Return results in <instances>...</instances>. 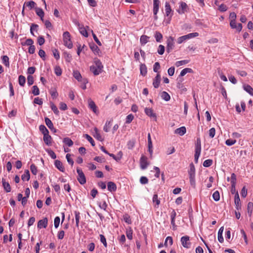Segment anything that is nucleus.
Returning <instances> with one entry per match:
<instances>
[{
  "label": "nucleus",
  "mask_w": 253,
  "mask_h": 253,
  "mask_svg": "<svg viewBox=\"0 0 253 253\" xmlns=\"http://www.w3.org/2000/svg\"><path fill=\"white\" fill-rule=\"evenodd\" d=\"M140 73L142 76H145L147 73V69L145 64H141L140 66Z\"/></svg>",
  "instance_id": "nucleus-36"
},
{
  "label": "nucleus",
  "mask_w": 253,
  "mask_h": 253,
  "mask_svg": "<svg viewBox=\"0 0 253 253\" xmlns=\"http://www.w3.org/2000/svg\"><path fill=\"white\" fill-rule=\"evenodd\" d=\"M148 151L150 153V157L152 158L153 155V144L150 133H148Z\"/></svg>",
  "instance_id": "nucleus-13"
},
{
  "label": "nucleus",
  "mask_w": 253,
  "mask_h": 253,
  "mask_svg": "<svg viewBox=\"0 0 253 253\" xmlns=\"http://www.w3.org/2000/svg\"><path fill=\"white\" fill-rule=\"evenodd\" d=\"M192 70L190 68H185L183 69L181 73H180V76H184L187 73H191L192 72Z\"/></svg>",
  "instance_id": "nucleus-46"
},
{
  "label": "nucleus",
  "mask_w": 253,
  "mask_h": 253,
  "mask_svg": "<svg viewBox=\"0 0 253 253\" xmlns=\"http://www.w3.org/2000/svg\"><path fill=\"white\" fill-rule=\"evenodd\" d=\"M94 137L98 140L102 141L103 138L96 128H94Z\"/></svg>",
  "instance_id": "nucleus-32"
},
{
  "label": "nucleus",
  "mask_w": 253,
  "mask_h": 253,
  "mask_svg": "<svg viewBox=\"0 0 253 253\" xmlns=\"http://www.w3.org/2000/svg\"><path fill=\"white\" fill-rule=\"evenodd\" d=\"M187 40H188L187 37L186 35H184L178 38L177 42L178 44H180Z\"/></svg>",
  "instance_id": "nucleus-50"
},
{
  "label": "nucleus",
  "mask_w": 253,
  "mask_h": 253,
  "mask_svg": "<svg viewBox=\"0 0 253 253\" xmlns=\"http://www.w3.org/2000/svg\"><path fill=\"white\" fill-rule=\"evenodd\" d=\"M149 165L147 161V158L144 155H142L140 159V166L142 169H146Z\"/></svg>",
  "instance_id": "nucleus-6"
},
{
  "label": "nucleus",
  "mask_w": 253,
  "mask_h": 253,
  "mask_svg": "<svg viewBox=\"0 0 253 253\" xmlns=\"http://www.w3.org/2000/svg\"><path fill=\"white\" fill-rule=\"evenodd\" d=\"M26 79L24 76L20 75L18 78V82L20 85L24 86L25 84Z\"/></svg>",
  "instance_id": "nucleus-35"
},
{
  "label": "nucleus",
  "mask_w": 253,
  "mask_h": 253,
  "mask_svg": "<svg viewBox=\"0 0 253 253\" xmlns=\"http://www.w3.org/2000/svg\"><path fill=\"white\" fill-rule=\"evenodd\" d=\"M188 173L189 176L191 175H195V167L192 163L190 165V169Z\"/></svg>",
  "instance_id": "nucleus-42"
},
{
  "label": "nucleus",
  "mask_w": 253,
  "mask_h": 253,
  "mask_svg": "<svg viewBox=\"0 0 253 253\" xmlns=\"http://www.w3.org/2000/svg\"><path fill=\"white\" fill-rule=\"evenodd\" d=\"M82 84H81V88L83 89H85L86 88V84L88 83V80L85 79H82L81 81H80Z\"/></svg>",
  "instance_id": "nucleus-39"
},
{
  "label": "nucleus",
  "mask_w": 253,
  "mask_h": 253,
  "mask_svg": "<svg viewBox=\"0 0 253 253\" xmlns=\"http://www.w3.org/2000/svg\"><path fill=\"white\" fill-rule=\"evenodd\" d=\"M236 140L235 139H228L226 140L225 144L228 146H232L235 144Z\"/></svg>",
  "instance_id": "nucleus-51"
},
{
  "label": "nucleus",
  "mask_w": 253,
  "mask_h": 253,
  "mask_svg": "<svg viewBox=\"0 0 253 253\" xmlns=\"http://www.w3.org/2000/svg\"><path fill=\"white\" fill-rule=\"evenodd\" d=\"M161 98L166 101H168L170 100V95L166 91H163L161 94Z\"/></svg>",
  "instance_id": "nucleus-27"
},
{
  "label": "nucleus",
  "mask_w": 253,
  "mask_h": 253,
  "mask_svg": "<svg viewBox=\"0 0 253 253\" xmlns=\"http://www.w3.org/2000/svg\"><path fill=\"white\" fill-rule=\"evenodd\" d=\"M154 37L155 38L156 41L157 42H161L163 38L162 34L158 31H156L155 32Z\"/></svg>",
  "instance_id": "nucleus-33"
},
{
  "label": "nucleus",
  "mask_w": 253,
  "mask_h": 253,
  "mask_svg": "<svg viewBox=\"0 0 253 253\" xmlns=\"http://www.w3.org/2000/svg\"><path fill=\"white\" fill-rule=\"evenodd\" d=\"M186 132V129L185 126H181L176 129L174 131L175 134H179L180 136L183 135Z\"/></svg>",
  "instance_id": "nucleus-14"
},
{
  "label": "nucleus",
  "mask_w": 253,
  "mask_h": 253,
  "mask_svg": "<svg viewBox=\"0 0 253 253\" xmlns=\"http://www.w3.org/2000/svg\"><path fill=\"white\" fill-rule=\"evenodd\" d=\"M73 76L79 82L83 79L80 73L78 71H74Z\"/></svg>",
  "instance_id": "nucleus-34"
},
{
  "label": "nucleus",
  "mask_w": 253,
  "mask_h": 253,
  "mask_svg": "<svg viewBox=\"0 0 253 253\" xmlns=\"http://www.w3.org/2000/svg\"><path fill=\"white\" fill-rule=\"evenodd\" d=\"M167 50L168 52H169L174 46V39L172 37H169L167 41Z\"/></svg>",
  "instance_id": "nucleus-5"
},
{
  "label": "nucleus",
  "mask_w": 253,
  "mask_h": 253,
  "mask_svg": "<svg viewBox=\"0 0 253 253\" xmlns=\"http://www.w3.org/2000/svg\"><path fill=\"white\" fill-rule=\"evenodd\" d=\"M248 214L249 216H251L253 211V203L250 202L247 206Z\"/></svg>",
  "instance_id": "nucleus-24"
},
{
  "label": "nucleus",
  "mask_w": 253,
  "mask_h": 253,
  "mask_svg": "<svg viewBox=\"0 0 253 253\" xmlns=\"http://www.w3.org/2000/svg\"><path fill=\"white\" fill-rule=\"evenodd\" d=\"M153 202L156 204V206H158L160 203V200L158 199L157 194H154L153 197Z\"/></svg>",
  "instance_id": "nucleus-45"
},
{
  "label": "nucleus",
  "mask_w": 253,
  "mask_h": 253,
  "mask_svg": "<svg viewBox=\"0 0 253 253\" xmlns=\"http://www.w3.org/2000/svg\"><path fill=\"white\" fill-rule=\"evenodd\" d=\"M165 49V46L161 44L158 47L157 52L159 54L162 55L164 53Z\"/></svg>",
  "instance_id": "nucleus-52"
},
{
  "label": "nucleus",
  "mask_w": 253,
  "mask_h": 253,
  "mask_svg": "<svg viewBox=\"0 0 253 253\" xmlns=\"http://www.w3.org/2000/svg\"><path fill=\"white\" fill-rule=\"evenodd\" d=\"M107 188L108 190L110 192H114L117 189V187L115 183L111 181L108 183Z\"/></svg>",
  "instance_id": "nucleus-18"
},
{
  "label": "nucleus",
  "mask_w": 253,
  "mask_h": 253,
  "mask_svg": "<svg viewBox=\"0 0 253 253\" xmlns=\"http://www.w3.org/2000/svg\"><path fill=\"white\" fill-rule=\"evenodd\" d=\"M145 113L147 116L153 118L155 121L157 120L156 114L153 112V111L151 108H146L145 109Z\"/></svg>",
  "instance_id": "nucleus-12"
},
{
  "label": "nucleus",
  "mask_w": 253,
  "mask_h": 253,
  "mask_svg": "<svg viewBox=\"0 0 253 253\" xmlns=\"http://www.w3.org/2000/svg\"><path fill=\"white\" fill-rule=\"evenodd\" d=\"M234 203L235 204V208L237 211L241 210L242 205L240 201L239 193H236V195H235Z\"/></svg>",
  "instance_id": "nucleus-11"
},
{
  "label": "nucleus",
  "mask_w": 253,
  "mask_h": 253,
  "mask_svg": "<svg viewBox=\"0 0 253 253\" xmlns=\"http://www.w3.org/2000/svg\"><path fill=\"white\" fill-rule=\"evenodd\" d=\"M161 81V77L159 74H157L153 81V85L155 88H158Z\"/></svg>",
  "instance_id": "nucleus-15"
},
{
  "label": "nucleus",
  "mask_w": 253,
  "mask_h": 253,
  "mask_svg": "<svg viewBox=\"0 0 253 253\" xmlns=\"http://www.w3.org/2000/svg\"><path fill=\"white\" fill-rule=\"evenodd\" d=\"M40 130L42 132V133L44 134H47L49 133L48 129L44 125H40L39 126Z\"/></svg>",
  "instance_id": "nucleus-37"
},
{
  "label": "nucleus",
  "mask_w": 253,
  "mask_h": 253,
  "mask_svg": "<svg viewBox=\"0 0 253 253\" xmlns=\"http://www.w3.org/2000/svg\"><path fill=\"white\" fill-rule=\"evenodd\" d=\"M88 105L89 109L92 110V111L96 114H98L99 113L98 110H97V107L95 105L94 102L91 99L89 98L87 100Z\"/></svg>",
  "instance_id": "nucleus-7"
},
{
  "label": "nucleus",
  "mask_w": 253,
  "mask_h": 253,
  "mask_svg": "<svg viewBox=\"0 0 253 253\" xmlns=\"http://www.w3.org/2000/svg\"><path fill=\"white\" fill-rule=\"evenodd\" d=\"M230 26L232 29H236L239 32L241 31L243 27L241 23H239L237 25L236 20L230 21Z\"/></svg>",
  "instance_id": "nucleus-9"
},
{
  "label": "nucleus",
  "mask_w": 253,
  "mask_h": 253,
  "mask_svg": "<svg viewBox=\"0 0 253 253\" xmlns=\"http://www.w3.org/2000/svg\"><path fill=\"white\" fill-rule=\"evenodd\" d=\"M25 5H26L27 7H28L30 8V9H31L35 7V6L36 5V3L34 1H32V0H31V1H28V2H25L24 3V6L23 7L22 13H23V12H24Z\"/></svg>",
  "instance_id": "nucleus-23"
},
{
  "label": "nucleus",
  "mask_w": 253,
  "mask_h": 253,
  "mask_svg": "<svg viewBox=\"0 0 253 253\" xmlns=\"http://www.w3.org/2000/svg\"><path fill=\"white\" fill-rule=\"evenodd\" d=\"M111 126V121H107L106 124L103 127V130L105 132H108L110 129Z\"/></svg>",
  "instance_id": "nucleus-38"
},
{
  "label": "nucleus",
  "mask_w": 253,
  "mask_h": 253,
  "mask_svg": "<svg viewBox=\"0 0 253 253\" xmlns=\"http://www.w3.org/2000/svg\"><path fill=\"white\" fill-rule=\"evenodd\" d=\"M84 136L91 143L92 146H94L95 145L94 141L90 135H89L87 134H85L84 135Z\"/></svg>",
  "instance_id": "nucleus-40"
},
{
  "label": "nucleus",
  "mask_w": 253,
  "mask_h": 253,
  "mask_svg": "<svg viewBox=\"0 0 253 253\" xmlns=\"http://www.w3.org/2000/svg\"><path fill=\"white\" fill-rule=\"evenodd\" d=\"M54 164L56 168L58 169L60 171L62 172L64 171L65 169L63 166L62 163L60 161L57 160H55Z\"/></svg>",
  "instance_id": "nucleus-16"
},
{
  "label": "nucleus",
  "mask_w": 253,
  "mask_h": 253,
  "mask_svg": "<svg viewBox=\"0 0 253 253\" xmlns=\"http://www.w3.org/2000/svg\"><path fill=\"white\" fill-rule=\"evenodd\" d=\"M43 139L45 143L47 145H50L51 144V137L47 133V134L43 135Z\"/></svg>",
  "instance_id": "nucleus-17"
},
{
  "label": "nucleus",
  "mask_w": 253,
  "mask_h": 253,
  "mask_svg": "<svg viewBox=\"0 0 253 253\" xmlns=\"http://www.w3.org/2000/svg\"><path fill=\"white\" fill-rule=\"evenodd\" d=\"M135 145V141L134 140H130L128 142L127 146L129 149H132Z\"/></svg>",
  "instance_id": "nucleus-55"
},
{
  "label": "nucleus",
  "mask_w": 253,
  "mask_h": 253,
  "mask_svg": "<svg viewBox=\"0 0 253 253\" xmlns=\"http://www.w3.org/2000/svg\"><path fill=\"white\" fill-rule=\"evenodd\" d=\"M181 242L182 246L184 248H189L190 247L191 244L189 241V237L187 236H183L181 238Z\"/></svg>",
  "instance_id": "nucleus-8"
},
{
  "label": "nucleus",
  "mask_w": 253,
  "mask_h": 253,
  "mask_svg": "<svg viewBox=\"0 0 253 253\" xmlns=\"http://www.w3.org/2000/svg\"><path fill=\"white\" fill-rule=\"evenodd\" d=\"M149 38H150L149 37L146 35L141 36L140 39V42L141 45H144V44L148 42Z\"/></svg>",
  "instance_id": "nucleus-29"
},
{
  "label": "nucleus",
  "mask_w": 253,
  "mask_h": 253,
  "mask_svg": "<svg viewBox=\"0 0 253 253\" xmlns=\"http://www.w3.org/2000/svg\"><path fill=\"white\" fill-rule=\"evenodd\" d=\"M169 242L170 245H171L173 243L172 238L171 237H167L165 241V245L167 246V244Z\"/></svg>",
  "instance_id": "nucleus-58"
},
{
  "label": "nucleus",
  "mask_w": 253,
  "mask_h": 253,
  "mask_svg": "<svg viewBox=\"0 0 253 253\" xmlns=\"http://www.w3.org/2000/svg\"><path fill=\"white\" fill-rule=\"evenodd\" d=\"M36 14L40 17L41 20L43 21V17L44 16V12L42 8H36Z\"/></svg>",
  "instance_id": "nucleus-28"
},
{
  "label": "nucleus",
  "mask_w": 253,
  "mask_h": 253,
  "mask_svg": "<svg viewBox=\"0 0 253 253\" xmlns=\"http://www.w3.org/2000/svg\"><path fill=\"white\" fill-rule=\"evenodd\" d=\"M27 83L29 85H31L34 83V78L33 76L29 75L27 77Z\"/></svg>",
  "instance_id": "nucleus-62"
},
{
  "label": "nucleus",
  "mask_w": 253,
  "mask_h": 253,
  "mask_svg": "<svg viewBox=\"0 0 253 253\" xmlns=\"http://www.w3.org/2000/svg\"><path fill=\"white\" fill-rule=\"evenodd\" d=\"M30 169H31L32 173L33 174L36 175L37 174V172H38L37 168L34 164H32L31 165Z\"/></svg>",
  "instance_id": "nucleus-48"
},
{
  "label": "nucleus",
  "mask_w": 253,
  "mask_h": 253,
  "mask_svg": "<svg viewBox=\"0 0 253 253\" xmlns=\"http://www.w3.org/2000/svg\"><path fill=\"white\" fill-rule=\"evenodd\" d=\"M50 107L51 110L54 113V114H55L56 115L59 114V111L58 110L57 107L53 103H50Z\"/></svg>",
  "instance_id": "nucleus-44"
},
{
  "label": "nucleus",
  "mask_w": 253,
  "mask_h": 253,
  "mask_svg": "<svg viewBox=\"0 0 253 253\" xmlns=\"http://www.w3.org/2000/svg\"><path fill=\"white\" fill-rule=\"evenodd\" d=\"M48 224V220L46 217L43 218L42 219L40 220L38 222L37 227L39 229H41L42 228H45Z\"/></svg>",
  "instance_id": "nucleus-10"
},
{
  "label": "nucleus",
  "mask_w": 253,
  "mask_h": 253,
  "mask_svg": "<svg viewBox=\"0 0 253 253\" xmlns=\"http://www.w3.org/2000/svg\"><path fill=\"white\" fill-rule=\"evenodd\" d=\"M248 194V190L246 186H244L241 190V194L243 198H245Z\"/></svg>",
  "instance_id": "nucleus-53"
},
{
  "label": "nucleus",
  "mask_w": 253,
  "mask_h": 253,
  "mask_svg": "<svg viewBox=\"0 0 253 253\" xmlns=\"http://www.w3.org/2000/svg\"><path fill=\"white\" fill-rule=\"evenodd\" d=\"M244 90L249 93L250 95L253 96V88L249 85H244Z\"/></svg>",
  "instance_id": "nucleus-30"
},
{
  "label": "nucleus",
  "mask_w": 253,
  "mask_h": 253,
  "mask_svg": "<svg viewBox=\"0 0 253 253\" xmlns=\"http://www.w3.org/2000/svg\"><path fill=\"white\" fill-rule=\"evenodd\" d=\"M166 15L169 17L171 12L170 5L168 2H166L165 4Z\"/></svg>",
  "instance_id": "nucleus-20"
},
{
  "label": "nucleus",
  "mask_w": 253,
  "mask_h": 253,
  "mask_svg": "<svg viewBox=\"0 0 253 253\" xmlns=\"http://www.w3.org/2000/svg\"><path fill=\"white\" fill-rule=\"evenodd\" d=\"M32 93L34 95H38L40 93V90L38 87L37 85H34L33 86Z\"/></svg>",
  "instance_id": "nucleus-47"
},
{
  "label": "nucleus",
  "mask_w": 253,
  "mask_h": 253,
  "mask_svg": "<svg viewBox=\"0 0 253 253\" xmlns=\"http://www.w3.org/2000/svg\"><path fill=\"white\" fill-rule=\"evenodd\" d=\"M224 230V227L222 226L220 228L218 232V240L220 243H222L224 241L222 236V233Z\"/></svg>",
  "instance_id": "nucleus-21"
},
{
  "label": "nucleus",
  "mask_w": 253,
  "mask_h": 253,
  "mask_svg": "<svg viewBox=\"0 0 253 253\" xmlns=\"http://www.w3.org/2000/svg\"><path fill=\"white\" fill-rule=\"evenodd\" d=\"M2 186L6 192H9L11 191V187L8 182L5 181V179H2Z\"/></svg>",
  "instance_id": "nucleus-19"
},
{
  "label": "nucleus",
  "mask_w": 253,
  "mask_h": 253,
  "mask_svg": "<svg viewBox=\"0 0 253 253\" xmlns=\"http://www.w3.org/2000/svg\"><path fill=\"white\" fill-rule=\"evenodd\" d=\"M52 53H53V55L55 59H58L59 58V57H60L59 53L57 49H53Z\"/></svg>",
  "instance_id": "nucleus-63"
},
{
  "label": "nucleus",
  "mask_w": 253,
  "mask_h": 253,
  "mask_svg": "<svg viewBox=\"0 0 253 253\" xmlns=\"http://www.w3.org/2000/svg\"><path fill=\"white\" fill-rule=\"evenodd\" d=\"M45 123L46 126L51 130H52L54 128L52 122L49 118H45Z\"/></svg>",
  "instance_id": "nucleus-31"
},
{
  "label": "nucleus",
  "mask_w": 253,
  "mask_h": 253,
  "mask_svg": "<svg viewBox=\"0 0 253 253\" xmlns=\"http://www.w3.org/2000/svg\"><path fill=\"white\" fill-rule=\"evenodd\" d=\"M71 154H67L66 156V158L67 159V162L69 164H70L71 166H73L74 164V161L71 158Z\"/></svg>",
  "instance_id": "nucleus-60"
},
{
  "label": "nucleus",
  "mask_w": 253,
  "mask_h": 253,
  "mask_svg": "<svg viewBox=\"0 0 253 253\" xmlns=\"http://www.w3.org/2000/svg\"><path fill=\"white\" fill-rule=\"evenodd\" d=\"M54 72L57 76H59L62 74V72L59 66H56L54 68Z\"/></svg>",
  "instance_id": "nucleus-43"
},
{
  "label": "nucleus",
  "mask_w": 253,
  "mask_h": 253,
  "mask_svg": "<svg viewBox=\"0 0 253 253\" xmlns=\"http://www.w3.org/2000/svg\"><path fill=\"white\" fill-rule=\"evenodd\" d=\"M134 118V116L132 114H129L126 116V123L129 124L131 122Z\"/></svg>",
  "instance_id": "nucleus-54"
},
{
  "label": "nucleus",
  "mask_w": 253,
  "mask_h": 253,
  "mask_svg": "<svg viewBox=\"0 0 253 253\" xmlns=\"http://www.w3.org/2000/svg\"><path fill=\"white\" fill-rule=\"evenodd\" d=\"M64 44L69 48L73 47V44L71 41V35L68 32H65L63 34Z\"/></svg>",
  "instance_id": "nucleus-1"
},
{
  "label": "nucleus",
  "mask_w": 253,
  "mask_h": 253,
  "mask_svg": "<svg viewBox=\"0 0 253 253\" xmlns=\"http://www.w3.org/2000/svg\"><path fill=\"white\" fill-rule=\"evenodd\" d=\"M75 219H76V224L77 226H79V219H80V212L78 211L75 212Z\"/></svg>",
  "instance_id": "nucleus-59"
},
{
  "label": "nucleus",
  "mask_w": 253,
  "mask_h": 253,
  "mask_svg": "<svg viewBox=\"0 0 253 253\" xmlns=\"http://www.w3.org/2000/svg\"><path fill=\"white\" fill-rule=\"evenodd\" d=\"M80 32L85 37H88V33L86 30L83 27H80Z\"/></svg>",
  "instance_id": "nucleus-56"
},
{
  "label": "nucleus",
  "mask_w": 253,
  "mask_h": 253,
  "mask_svg": "<svg viewBox=\"0 0 253 253\" xmlns=\"http://www.w3.org/2000/svg\"><path fill=\"white\" fill-rule=\"evenodd\" d=\"M60 219L59 216H56L54 218V227L56 228L58 227V226L59 225V223H60Z\"/></svg>",
  "instance_id": "nucleus-57"
},
{
  "label": "nucleus",
  "mask_w": 253,
  "mask_h": 253,
  "mask_svg": "<svg viewBox=\"0 0 253 253\" xmlns=\"http://www.w3.org/2000/svg\"><path fill=\"white\" fill-rule=\"evenodd\" d=\"M186 7V3L184 2H182L180 3V9L177 10V12L180 14H183L185 12Z\"/></svg>",
  "instance_id": "nucleus-22"
},
{
  "label": "nucleus",
  "mask_w": 253,
  "mask_h": 253,
  "mask_svg": "<svg viewBox=\"0 0 253 253\" xmlns=\"http://www.w3.org/2000/svg\"><path fill=\"white\" fill-rule=\"evenodd\" d=\"M201 151L200 140L197 139V142L195 147V153L194 155V160L196 163H198V159L200 156Z\"/></svg>",
  "instance_id": "nucleus-3"
},
{
  "label": "nucleus",
  "mask_w": 253,
  "mask_h": 253,
  "mask_svg": "<svg viewBox=\"0 0 253 253\" xmlns=\"http://www.w3.org/2000/svg\"><path fill=\"white\" fill-rule=\"evenodd\" d=\"M237 17L236 14L234 12H231L229 15V19L230 21L236 20Z\"/></svg>",
  "instance_id": "nucleus-64"
},
{
  "label": "nucleus",
  "mask_w": 253,
  "mask_h": 253,
  "mask_svg": "<svg viewBox=\"0 0 253 253\" xmlns=\"http://www.w3.org/2000/svg\"><path fill=\"white\" fill-rule=\"evenodd\" d=\"M212 198L215 201H218L220 199V195L218 191H215L212 194Z\"/></svg>",
  "instance_id": "nucleus-41"
},
{
  "label": "nucleus",
  "mask_w": 253,
  "mask_h": 253,
  "mask_svg": "<svg viewBox=\"0 0 253 253\" xmlns=\"http://www.w3.org/2000/svg\"><path fill=\"white\" fill-rule=\"evenodd\" d=\"M63 142L69 147H71L73 145V141L69 137H65L63 140Z\"/></svg>",
  "instance_id": "nucleus-26"
},
{
  "label": "nucleus",
  "mask_w": 253,
  "mask_h": 253,
  "mask_svg": "<svg viewBox=\"0 0 253 253\" xmlns=\"http://www.w3.org/2000/svg\"><path fill=\"white\" fill-rule=\"evenodd\" d=\"M77 172L78 174L77 179L79 183L82 185L85 184L86 183V178L83 170L81 169L78 168L77 169Z\"/></svg>",
  "instance_id": "nucleus-4"
},
{
  "label": "nucleus",
  "mask_w": 253,
  "mask_h": 253,
  "mask_svg": "<svg viewBox=\"0 0 253 253\" xmlns=\"http://www.w3.org/2000/svg\"><path fill=\"white\" fill-rule=\"evenodd\" d=\"M215 134V129L212 127L209 130V135L211 138H213Z\"/></svg>",
  "instance_id": "nucleus-61"
},
{
  "label": "nucleus",
  "mask_w": 253,
  "mask_h": 253,
  "mask_svg": "<svg viewBox=\"0 0 253 253\" xmlns=\"http://www.w3.org/2000/svg\"><path fill=\"white\" fill-rule=\"evenodd\" d=\"M103 68L102 64H93L90 67V70L94 75L97 76L102 72Z\"/></svg>",
  "instance_id": "nucleus-2"
},
{
  "label": "nucleus",
  "mask_w": 253,
  "mask_h": 253,
  "mask_svg": "<svg viewBox=\"0 0 253 253\" xmlns=\"http://www.w3.org/2000/svg\"><path fill=\"white\" fill-rule=\"evenodd\" d=\"M30 175L28 170H26L23 174L21 176V178L23 181H28L30 179Z\"/></svg>",
  "instance_id": "nucleus-25"
},
{
  "label": "nucleus",
  "mask_w": 253,
  "mask_h": 253,
  "mask_svg": "<svg viewBox=\"0 0 253 253\" xmlns=\"http://www.w3.org/2000/svg\"><path fill=\"white\" fill-rule=\"evenodd\" d=\"M212 164V161L211 159L205 160L203 163V166L205 167H209Z\"/></svg>",
  "instance_id": "nucleus-49"
}]
</instances>
